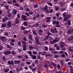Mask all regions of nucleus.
<instances>
[{
	"label": "nucleus",
	"instance_id": "nucleus-1",
	"mask_svg": "<svg viewBox=\"0 0 73 73\" xmlns=\"http://www.w3.org/2000/svg\"><path fill=\"white\" fill-rule=\"evenodd\" d=\"M62 15L64 16V21H66V20H68V18H70V16H71V15H69L66 12H64L62 14Z\"/></svg>",
	"mask_w": 73,
	"mask_h": 73
},
{
	"label": "nucleus",
	"instance_id": "nucleus-2",
	"mask_svg": "<svg viewBox=\"0 0 73 73\" xmlns=\"http://www.w3.org/2000/svg\"><path fill=\"white\" fill-rule=\"evenodd\" d=\"M35 43H36L37 45H39L40 44V42H39V40H38V38L37 36H36V37L35 38Z\"/></svg>",
	"mask_w": 73,
	"mask_h": 73
},
{
	"label": "nucleus",
	"instance_id": "nucleus-3",
	"mask_svg": "<svg viewBox=\"0 0 73 73\" xmlns=\"http://www.w3.org/2000/svg\"><path fill=\"white\" fill-rule=\"evenodd\" d=\"M27 17L26 15H23L22 16V18L24 21H27L28 20V19H27Z\"/></svg>",
	"mask_w": 73,
	"mask_h": 73
},
{
	"label": "nucleus",
	"instance_id": "nucleus-4",
	"mask_svg": "<svg viewBox=\"0 0 73 73\" xmlns=\"http://www.w3.org/2000/svg\"><path fill=\"white\" fill-rule=\"evenodd\" d=\"M3 53L4 54H5L6 56L9 54H11V52L9 51H5Z\"/></svg>",
	"mask_w": 73,
	"mask_h": 73
},
{
	"label": "nucleus",
	"instance_id": "nucleus-5",
	"mask_svg": "<svg viewBox=\"0 0 73 73\" xmlns=\"http://www.w3.org/2000/svg\"><path fill=\"white\" fill-rule=\"evenodd\" d=\"M12 21H8V23L7 24V26L8 27H10L11 26V25H12Z\"/></svg>",
	"mask_w": 73,
	"mask_h": 73
},
{
	"label": "nucleus",
	"instance_id": "nucleus-6",
	"mask_svg": "<svg viewBox=\"0 0 73 73\" xmlns=\"http://www.w3.org/2000/svg\"><path fill=\"white\" fill-rule=\"evenodd\" d=\"M59 23H60V22H59L58 21H56V24H57V25H56V27H61V25H58V24H59Z\"/></svg>",
	"mask_w": 73,
	"mask_h": 73
},
{
	"label": "nucleus",
	"instance_id": "nucleus-7",
	"mask_svg": "<svg viewBox=\"0 0 73 73\" xmlns=\"http://www.w3.org/2000/svg\"><path fill=\"white\" fill-rule=\"evenodd\" d=\"M5 36H2L0 38V39L2 40L3 41V42H5Z\"/></svg>",
	"mask_w": 73,
	"mask_h": 73
},
{
	"label": "nucleus",
	"instance_id": "nucleus-8",
	"mask_svg": "<svg viewBox=\"0 0 73 73\" xmlns=\"http://www.w3.org/2000/svg\"><path fill=\"white\" fill-rule=\"evenodd\" d=\"M29 48L30 50H32L33 49H35V47H33L31 45L29 46Z\"/></svg>",
	"mask_w": 73,
	"mask_h": 73
},
{
	"label": "nucleus",
	"instance_id": "nucleus-9",
	"mask_svg": "<svg viewBox=\"0 0 73 73\" xmlns=\"http://www.w3.org/2000/svg\"><path fill=\"white\" fill-rule=\"evenodd\" d=\"M59 44H60V47H61V48H63V47H64V46H65L64 42H60Z\"/></svg>",
	"mask_w": 73,
	"mask_h": 73
},
{
	"label": "nucleus",
	"instance_id": "nucleus-10",
	"mask_svg": "<svg viewBox=\"0 0 73 73\" xmlns=\"http://www.w3.org/2000/svg\"><path fill=\"white\" fill-rule=\"evenodd\" d=\"M23 50H24V51H25V50H27V45H26L24 44V45L23 46Z\"/></svg>",
	"mask_w": 73,
	"mask_h": 73
},
{
	"label": "nucleus",
	"instance_id": "nucleus-11",
	"mask_svg": "<svg viewBox=\"0 0 73 73\" xmlns=\"http://www.w3.org/2000/svg\"><path fill=\"white\" fill-rule=\"evenodd\" d=\"M20 62H21V61H20V60L17 61L15 60L14 61V63L15 64H19L20 63Z\"/></svg>",
	"mask_w": 73,
	"mask_h": 73
},
{
	"label": "nucleus",
	"instance_id": "nucleus-12",
	"mask_svg": "<svg viewBox=\"0 0 73 73\" xmlns=\"http://www.w3.org/2000/svg\"><path fill=\"white\" fill-rule=\"evenodd\" d=\"M9 71V68H5L4 69V72L5 73L8 72Z\"/></svg>",
	"mask_w": 73,
	"mask_h": 73
},
{
	"label": "nucleus",
	"instance_id": "nucleus-13",
	"mask_svg": "<svg viewBox=\"0 0 73 73\" xmlns=\"http://www.w3.org/2000/svg\"><path fill=\"white\" fill-rule=\"evenodd\" d=\"M73 29H70L69 30L68 32V34H70V33H72V32H73Z\"/></svg>",
	"mask_w": 73,
	"mask_h": 73
},
{
	"label": "nucleus",
	"instance_id": "nucleus-14",
	"mask_svg": "<svg viewBox=\"0 0 73 73\" xmlns=\"http://www.w3.org/2000/svg\"><path fill=\"white\" fill-rule=\"evenodd\" d=\"M17 11L15 9H14L13 10V14L14 15H16Z\"/></svg>",
	"mask_w": 73,
	"mask_h": 73
},
{
	"label": "nucleus",
	"instance_id": "nucleus-15",
	"mask_svg": "<svg viewBox=\"0 0 73 73\" xmlns=\"http://www.w3.org/2000/svg\"><path fill=\"white\" fill-rule=\"evenodd\" d=\"M15 22L16 24H18L19 23V18H18L17 17L16 18Z\"/></svg>",
	"mask_w": 73,
	"mask_h": 73
},
{
	"label": "nucleus",
	"instance_id": "nucleus-16",
	"mask_svg": "<svg viewBox=\"0 0 73 73\" xmlns=\"http://www.w3.org/2000/svg\"><path fill=\"white\" fill-rule=\"evenodd\" d=\"M45 64H49V61L47 60H45V62H44Z\"/></svg>",
	"mask_w": 73,
	"mask_h": 73
},
{
	"label": "nucleus",
	"instance_id": "nucleus-17",
	"mask_svg": "<svg viewBox=\"0 0 73 73\" xmlns=\"http://www.w3.org/2000/svg\"><path fill=\"white\" fill-rule=\"evenodd\" d=\"M1 26L3 28L6 27V24L4 23L1 25Z\"/></svg>",
	"mask_w": 73,
	"mask_h": 73
},
{
	"label": "nucleus",
	"instance_id": "nucleus-18",
	"mask_svg": "<svg viewBox=\"0 0 73 73\" xmlns=\"http://www.w3.org/2000/svg\"><path fill=\"white\" fill-rule=\"evenodd\" d=\"M32 58L33 60L36 59L37 58V56L36 55H33L32 57Z\"/></svg>",
	"mask_w": 73,
	"mask_h": 73
},
{
	"label": "nucleus",
	"instance_id": "nucleus-19",
	"mask_svg": "<svg viewBox=\"0 0 73 73\" xmlns=\"http://www.w3.org/2000/svg\"><path fill=\"white\" fill-rule=\"evenodd\" d=\"M23 24L24 25H25V26H26L27 27L28 25V24L27 23V22L26 21H24L23 22Z\"/></svg>",
	"mask_w": 73,
	"mask_h": 73
},
{
	"label": "nucleus",
	"instance_id": "nucleus-20",
	"mask_svg": "<svg viewBox=\"0 0 73 73\" xmlns=\"http://www.w3.org/2000/svg\"><path fill=\"white\" fill-rule=\"evenodd\" d=\"M12 54L13 55V56H15L16 55V52L14 51H12Z\"/></svg>",
	"mask_w": 73,
	"mask_h": 73
},
{
	"label": "nucleus",
	"instance_id": "nucleus-21",
	"mask_svg": "<svg viewBox=\"0 0 73 73\" xmlns=\"http://www.w3.org/2000/svg\"><path fill=\"white\" fill-rule=\"evenodd\" d=\"M33 53V54H35V55H36V54H37V52H35V51H32Z\"/></svg>",
	"mask_w": 73,
	"mask_h": 73
},
{
	"label": "nucleus",
	"instance_id": "nucleus-22",
	"mask_svg": "<svg viewBox=\"0 0 73 73\" xmlns=\"http://www.w3.org/2000/svg\"><path fill=\"white\" fill-rule=\"evenodd\" d=\"M45 19L46 20H50L52 19V17H46Z\"/></svg>",
	"mask_w": 73,
	"mask_h": 73
},
{
	"label": "nucleus",
	"instance_id": "nucleus-23",
	"mask_svg": "<svg viewBox=\"0 0 73 73\" xmlns=\"http://www.w3.org/2000/svg\"><path fill=\"white\" fill-rule=\"evenodd\" d=\"M54 41L56 42H57L58 41V38H56L54 40Z\"/></svg>",
	"mask_w": 73,
	"mask_h": 73
},
{
	"label": "nucleus",
	"instance_id": "nucleus-24",
	"mask_svg": "<svg viewBox=\"0 0 73 73\" xmlns=\"http://www.w3.org/2000/svg\"><path fill=\"white\" fill-rule=\"evenodd\" d=\"M33 33L34 35H37V33L35 31H33Z\"/></svg>",
	"mask_w": 73,
	"mask_h": 73
},
{
	"label": "nucleus",
	"instance_id": "nucleus-25",
	"mask_svg": "<svg viewBox=\"0 0 73 73\" xmlns=\"http://www.w3.org/2000/svg\"><path fill=\"white\" fill-rule=\"evenodd\" d=\"M4 36H8V33L7 32H5L4 33Z\"/></svg>",
	"mask_w": 73,
	"mask_h": 73
},
{
	"label": "nucleus",
	"instance_id": "nucleus-26",
	"mask_svg": "<svg viewBox=\"0 0 73 73\" xmlns=\"http://www.w3.org/2000/svg\"><path fill=\"white\" fill-rule=\"evenodd\" d=\"M56 42L55 41H54V40L52 41H50V43H51V44H54V43Z\"/></svg>",
	"mask_w": 73,
	"mask_h": 73
},
{
	"label": "nucleus",
	"instance_id": "nucleus-27",
	"mask_svg": "<svg viewBox=\"0 0 73 73\" xmlns=\"http://www.w3.org/2000/svg\"><path fill=\"white\" fill-rule=\"evenodd\" d=\"M44 47V48L45 50H46V51H47L48 50V47L46 46H45Z\"/></svg>",
	"mask_w": 73,
	"mask_h": 73
},
{
	"label": "nucleus",
	"instance_id": "nucleus-28",
	"mask_svg": "<svg viewBox=\"0 0 73 73\" xmlns=\"http://www.w3.org/2000/svg\"><path fill=\"white\" fill-rule=\"evenodd\" d=\"M21 43L22 44H23V45H25V44H26L27 43L26 42H25L24 41H22Z\"/></svg>",
	"mask_w": 73,
	"mask_h": 73
},
{
	"label": "nucleus",
	"instance_id": "nucleus-29",
	"mask_svg": "<svg viewBox=\"0 0 73 73\" xmlns=\"http://www.w3.org/2000/svg\"><path fill=\"white\" fill-rule=\"evenodd\" d=\"M10 44L11 45V46H13L15 45V44L14 43H13V42H10Z\"/></svg>",
	"mask_w": 73,
	"mask_h": 73
},
{
	"label": "nucleus",
	"instance_id": "nucleus-30",
	"mask_svg": "<svg viewBox=\"0 0 73 73\" xmlns=\"http://www.w3.org/2000/svg\"><path fill=\"white\" fill-rule=\"evenodd\" d=\"M35 63L36 64H38V61L37 60H36L35 61Z\"/></svg>",
	"mask_w": 73,
	"mask_h": 73
},
{
	"label": "nucleus",
	"instance_id": "nucleus-31",
	"mask_svg": "<svg viewBox=\"0 0 73 73\" xmlns=\"http://www.w3.org/2000/svg\"><path fill=\"white\" fill-rule=\"evenodd\" d=\"M33 41V40L32 39H30L29 40V43H32V42Z\"/></svg>",
	"mask_w": 73,
	"mask_h": 73
},
{
	"label": "nucleus",
	"instance_id": "nucleus-32",
	"mask_svg": "<svg viewBox=\"0 0 73 73\" xmlns=\"http://www.w3.org/2000/svg\"><path fill=\"white\" fill-rule=\"evenodd\" d=\"M67 23H68V24L69 25H71L70 21V20H68L67 21Z\"/></svg>",
	"mask_w": 73,
	"mask_h": 73
},
{
	"label": "nucleus",
	"instance_id": "nucleus-33",
	"mask_svg": "<svg viewBox=\"0 0 73 73\" xmlns=\"http://www.w3.org/2000/svg\"><path fill=\"white\" fill-rule=\"evenodd\" d=\"M47 34H48V35H49H49H52V34H51V33H50L47 31Z\"/></svg>",
	"mask_w": 73,
	"mask_h": 73
},
{
	"label": "nucleus",
	"instance_id": "nucleus-34",
	"mask_svg": "<svg viewBox=\"0 0 73 73\" xmlns=\"http://www.w3.org/2000/svg\"><path fill=\"white\" fill-rule=\"evenodd\" d=\"M56 29L57 28H54V30L55 31V32H56V33H58V31Z\"/></svg>",
	"mask_w": 73,
	"mask_h": 73
},
{
	"label": "nucleus",
	"instance_id": "nucleus-35",
	"mask_svg": "<svg viewBox=\"0 0 73 73\" xmlns=\"http://www.w3.org/2000/svg\"><path fill=\"white\" fill-rule=\"evenodd\" d=\"M38 7V5L37 4L35 5L34 6V7L35 8H37Z\"/></svg>",
	"mask_w": 73,
	"mask_h": 73
},
{
	"label": "nucleus",
	"instance_id": "nucleus-36",
	"mask_svg": "<svg viewBox=\"0 0 73 73\" xmlns=\"http://www.w3.org/2000/svg\"><path fill=\"white\" fill-rule=\"evenodd\" d=\"M38 32H41V33H43V31H42V29H40L38 30Z\"/></svg>",
	"mask_w": 73,
	"mask_h": 73
},
{
	"label": "nucleus",
	"instance_id": "nucleus-37",
	"mask_svg": "<svg viewBox=\"0 0 73 73\" xmlns=\"http://www.w3.org/2000/svg\"><path fill=\"white\" fill-rule=\"evenodd\" d=\"M69 41H72V38H71V36L69 38H68L67 39Z\"/></svg>",
	"mask_w": 73,
	"mask_h": 73
},
{
	"label": "nucleus",
	"instance_id": "nucleus-38",
	"mask_svg": "<svg viewBox=\"0 0 73 73\" xmlns=\"http://www.w3.org/2000/svg\"><path fill=\"white\" fill-rule=\"evenodd\" d=\"M37 58L38 59H40L41 58V56L40 55H38L37 56Z\"/></svg>",
	"mask_w": 73,
	"mask_h": 73
},
{
	"label": "nucleus",
	"instance_id": "nucleus-39",
	"mask_svg": "<svg viewBox=\"0 0 73 73\" xmlns=\"http://www.w3.org/2000/svg\"><path fill=\"white\" fill-rule=\"evenodd\" d=\"M46 21L47 23H50V22L51 21H50V20L47 19V20Z\"/></svg>",
	"mask_w": 73,
	"mask_h": 73
},
{
	"label": "nucleus",
	"instance_id": "nucleus-40",
	"mask_svg": "<svg viewBox=\"0 0 73 73\" xmlns=\"http://www.w3.org/2000/svg\"><path fill=\"white\" fill-rule=\"evenodd\" d=\"M29 15H32L33 14V12L32 11H30L29 12Z\"/></svg>",
	"mask_w": 73,
	"mask_h": 73
},
{
	"label": "nucleus",
	"instance_id": "nucleus-41",
	"mask_svg": "<svg viewBox=\"0 0 73 73\" xmlns=\"http://www.w3.org/2000/svg\"><path fill=\"white\" fill-rule=\"evenodd\" d=\"M17 17H18L17 18L18 19H20V14L19 13L17 14Z\"/></svg>",
	"mask_w": 73,
	"mask_h": 73
},
{
	"label": "nucleus",
	"instance_id": "nucleus-42",
	"mask_svg": "<svg viewBox=\"0 0 73 73\" xmlns=\"http://www.w3.org/2000/svg\"><path fill=\"white\" fill-rule=\"evenodd\" d=\"M28 32H29V31H24V34H27V33H28Z\"/></svg>",
	"mask_w": 73,
	"mask_h": 73
},
{
	"label": "nucleus",
	"instance_id": "nucleus-43",
	"mask_svg": "<svg viewBox=\"0 0 73 73\" xmlns=\"http://www.w3.org/2000/svg\"><path fill=\"white\" fill-rule=\"evenodd\" d=\"M21 65L22 66H25V64L24 63H21Z\"/></svg>",
	"mask_w": 73,
	"mask_h": 73
},
{
	"label": "nucleus",
	"instance_id": "nucleus-44",
	"mask_svg": "<svg viewBox=\"0 0 73 73\" xmlns=\"http://www.w3.org/2000/svg\"><path fill=\"white\" fill-rule=\"evenodd\" d=\"M6 21V19L5 18H3L2 19V22L3 23H5Z\"/></svg>",
	"mask_w": 73,
	"mask_h": 73
},
{
	"label": "nucleus",
	"instance_id": "nucleus-45",
	"mask_svg": "<svg viewBox=\"0 0 73 73\" xmlns=\"http://www.w3.org/2000/svg\"><path fill=\"white\" fill-rule=\"evenodd\" d=\"M7 48L9 49H12V47L11 46H10L9 45H7Z\"/></svg>",
	"mask_w": 73,
	"mask_h": 73
},
{
	"label": "nucleus",
	"instance_id": "nucleus-46",
	"mask_svg": "<svg viewBox=\"0 0 73 73\" xmlns=\"http://www.w3.org/2000/svg\"><path fill=\"white\" fill-rule=\"evenodd\" d=\"M11 41L12 42H14L15 41V40H14L13 39H11Z\"/></svg>",
	"mask_w": 73,
	"mask_h": 73
},
{
	"label": "nucleus",
	"instance_id": "nucleus-47",
	"mask_svg": "<svg viewBox=\"0 0 73 73\" xmlns=\"http://www.w3.org/2000/svg\"><path fill=\"white\" fill-rule=\"evenodd\" d=\"M17 57L18 58H22V56L20 55H18Z\"/></svg>",
	"mask_w": 73,
	"mask_h": 73
},
{
	"label": "nucleus",
	"instance_id": "nucleus-48",
	"mask_svg": "<svg viewBox=\"0 0 73 73\" xmlns=\"http://www.w3.org/2000/svg\"><path fill=\"white\" fill-rule=\"evenodd\" d=\"M48 9V6L47 5H45L44 7V10H46Z\"/></svg>",
	"mask_w": 73,
	"mask_h": 73
},
{
	"label": "nucleus",
	"instance_id": "nucleus-49",
	"mask_svg": "<svg viewBox=\"0 0 73 73\" xmlns=\"http://www.w3.org/2000/svg\"><path fill=\"white\" fill-rule=\"evenodd\" d=\"M21 28L22 29V30H25V27H24L23 26H22L21 27Z\"/></svg>",
	"mask_w": 73,
	"mask_h": 73
},
{
	"label": "nucleus",
	"instance_id": "nucleus-50",
	"mask_svg": "<svg viewBox=\"0 0 73 73\" xmlns=\"http://www.w3.org/2000/svg\"><path fill=\"white\" fill-rule=\"evenodd\" d=\"M25 58H26V59H28V56L27 55H25Z\"/></svg>",
	"mask_w": 73,
	"mask_h": 73
},
{
	"label": "nucleus",
	"instance_id": "nucleus-51",
	"mask_svg": "<svg viewBox=\"0 0 73 73\" xmlns=\"http://www.w3.org/2000/svg\"><path fill=\"white\" fill-rule=\"evenodd\" d=\"M28 54H32V51H29L28 52Z\"/></svg>",
	"mask_w": 73,
	"mask_h": 73
},
{
	"label": "nucleus",
	"instance_id": "nucleus-52",
	"mask_svg": "<svg viewBox=\"0 0 73 73\" xmlns=\"http://www.w3.org/2000/svg\"><path fill=\"white\" fill-rule=\"evenodd\" d=\"M50 31L51 32H52V33H54V30L53 29H51Z\"/></svg>",
	"mask_w": 73,
	"mask_h": 73
},
{
	"label": "nucleus",
	"instance_id": "nucleus-53",
	"mask_svg": "<svg viewBox=\"0 0 73 73\" xmlns=\"http://www.w3.org/2000/svg\"><path fill=\"white\" fill-rule=\"evenodd\" d=\"M44 66L46 68H47L48 67V65L47 64H44Z\"/></svg>",
	"mask_w": 73,
	"mask_h": 73
},
{
	"label": "nucleus",
	"instance_id": "nucleus-54",
	"mask_svg": "<svg viewBox=\"0 0 73 73\" xmlns=\"http://www.w3.org/2000/svg\"><path fill=\"white\" fill-rule=\"evenodd\" d=\"M53 12V9H51L50 10L49 12L50 13H52Z\"/></svg>",
	"mask_w": 73,
	"mask_h": 73
},
{
	"label": "nucleus",
	"instance_id": "nucleus-55",
	"mask_svg": "<svg viewBox=\"0 0 73 73\" xmlns=\"http://www.w3.org/2000/svg\"><path fill=\"white\" fill-rule=\"evenodd\" d=\"M11 16H12V15H11V13H9L7 15V16H8V17H11Z\"/></svg>",
	"mask_w": 73,
	"mask_h": 73
},
{
	"label": "nucleus",
	"instance_id": "nucleus-56",
	"mask_svg": "<svg viewBox=\"0 0 73 73\" xmlns=\"http://www.w3.org/2000/svg\"><path fill=\"white\" fill-rule=\"evenodd\" d=\"M26 63L27 65H30L31 64V62H26Z\"/></svg>",
	"mask_w": 73,
	"mask_h": 73
},
{
	"label": "nucleus",
	"instance_id": "nucleus-57",
	"mask_svg": "<svg viewBox=\"0 0 73 73\" xmlns=\"http://www.w3.org/2000/svg\"><path fill=\"white\" fill-rule=\"evenodd\" d=\"M29 38H32V36L31 35H29Z\"/></svg>",
	"mask_w": 73,
	"mask_h": 73
},
{
	"label": "nucleus",
	"instance_id": "nucleus-58",
	"mask_svg": "<svg viewBox=\"0 0 73 73\" xmlns=\"http://www.w3.org/2000/svg\"><path fill=\"white\" fill-rule=\"evenodd\" d=\"M18 44L19 46H21V42H18Z\"/></svg>",
	"mask_w": 73,
	"mask_h": 73
},
{
	"label": "nucleus",
	"instance_id": "nucleus-59",
	"mask_svg": "<svg viewBox=\"0 0 73 73\" xmlns=\"http://www.w3.org/2000/svg\"><path fill=\"white\" fill-rule=\"evenodd\" d=\"M54 58H58L59 57V56L58 55H55L54 56Z\"/></svg>",
	"mask_w": 73,
	"mask_h": 73
},
{
	"label": "nucleus",
	"instance_id": "nucleus-60",
	"mask_svg": "<svg viewBox=\"0 0 73 73\" xmlns=\"http://www.w3.org/2000/svg\"><path fill=\"white\" fill-rule=\"evenodd\" d=\"M47 27V25H42V27L43 28H45Z\"/></svg>",
	"mask_w": 73,
	"mask_h": 73
},
{
	"label": "nucleus",
	"instance_id": "nucleus-61",
	"mask_svg": "<svg viewBox=\"0 0 73 73\" xmlns=\"http://www.w3.org/2000/svg\"><path fill=\"white\" fill-rule=\"evenodd\" d=\"M66 10V9L64 8H63L62 9H61L60 11H65Z\"/></svg>",
	"mask_w": 73,
	"mask_h": 73
},
{
	"label": "nucleus",
	"instance_id": "nucleus-62",
	"mask_svg": "<svg viewBox=\"0 0 73 73\" xmlns=\"http://www.w3.org/2000/svg\"><path fill=\"white\" fill-rule=\"evenodd\" d=\"M13 4H15L16 3V0H13Z\"/></svg>",
	"mask_w": 73,
	"mask_h": 73
},
{
	"label": "nucleus",
	"instance_id": "nucleus-63",
	"mask_svg": "<svg viewBox=\"0 0 73 73\" xmlns=\"http://www.w3.org/2000/svg\"><path fill=\"white\" fill-rule=\"evenodd\" d=\"M38 69H39V70H40L41 69V66H38Z\"/></svg>",
	"mask_w": 73,
	"mask_h": 73
},
{
	"label": "nucleus",
	"instance_id": "nucleus-64",
	"mask_svg": "<svg viewBox=\"0 0 73 73\" xmlns=\"http://www.w3.org/2000/svg\"><path fill=\"white\" fill-rule=\"evenodd\" d=\"M53 24H56V21H54L52 22Z\"/></svg>",
	"mask_w": 73,
	"mask_h": 73
}]
</instances>
